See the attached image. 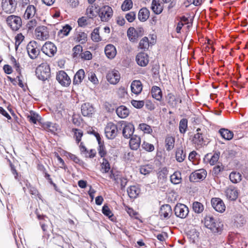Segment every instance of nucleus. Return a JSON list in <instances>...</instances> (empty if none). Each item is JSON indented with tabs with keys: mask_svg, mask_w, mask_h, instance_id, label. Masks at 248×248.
Here are the masks:
<instances>
[{
	"mask_svg": "<svg viewBox=\"0 0 248 248\" xmlns=\"http://www.w3.org/2000/svg\"><path fill=\"white\" fill-rule=\"evenodd\" d=\"M202 222L214 233H220L223 229V223L219 218H204Z\"/></svg>",
	"mask_w": 248,
	"mask_h": 248,
	"instance_id": "1",
	"label": "nucleus"
},
{
	"mask_svg": "<svg viewBox=\"0 0 248 248\" xmlns=\"http://www.w3.org/2000/svg\"><path fill=\"white\" fill-rule=\"evenodd\" d=\"M35 73L40 80L45 81L50 76V69L49 65L46 62L41 63L36 68Z\"/></svg>",
	"mask_w": 248,
	"mask_h": 248,
	"instance_id": "2",
	"label": "nucleus"
},
{
	"mask_svg": "<svg viewBox=\"0 0 248 248\" xmlns=\"http://www.w3.org/2000/svg\"><path fill=\"white\" fill-rule=\"evenodd\" d=\"M6 23L14 31L18 30L22 26V20L18 16L10 15L6 18Z\"/></svg>",
	"mask_w": 248,
	"mask_h": 248,
	"instance_id": "3",
	"label": "nucleus"
},
{
	"mask_svg": "<svg viewBox=\"0 0 248 248\" xmlns=\"http://www.w3.org/2000/svg\"><path fill=\"white\" fill-rule=\"evenodd\" d=\"M98 15L102 21L107 22L112 17L113 10L109 6L104 5L99 9Z\"/></svg>",
	"mask_w": 248,
	"mask_h": 248,
	"instance_id": "4",
	"label": "nucleus"
},
{
	"mask_svg": "<svg viewBox=\"0 0 248 248\" xmlns=\"http://www.w3.org/2000/svg\"><path fill=\"white\" fill-rule=\"evenodd\" d=\"M27 50L31 59H36L40 53V48L36 41H31L27 46Z\"/></svg>",
	"mask_w": 248,
	"mask_h": 248,
	"instance_id": "5",
	"label": "nucleus"
},
{
	"mask_svg": "<svg viewBox=\"0 0 248 248\" xmlns=\"http://www.w3.org/2000/svg\"><path fill=\"white\" fill-rule=\"evenodd\" d=\"M17 5L16 0H2V10L7 14H12L16 11Z\"/></svg>",
	"mask_w": 248,
	"mask_h": 248,
	"instance_id": "6",
	"label": "nucleus"
},
{
	"mask_svg": "<svg viewBox=\"0 0 248 248\" xmlns=\"http://www.w3.org/2000/svg\"><path fill=\"white\" fill-rule=\"evenodd\" d=\"M117 126L112 122L108 123L105 128L106 137L108 139H113L117 135Z\"/></svg>",
	"mask_w": 248,
	"mask_h": 248,
	"instance_id": "7",
	"label": "nucleus"
},
{
	"mask_svg": "<svg viewBox=\"0 0 248 248\" xmlns=\"http://www.w3.org/2000/svg\"><path fill=\"white\" fill-rule=\"evenodd\" d=\"M41 50L44 53L50 57L53 56L57 51L56 46L51 42H46Z\"/></svg>",
	"mask_w": 248,
	"mask_h": 248,
	"instance_id": "8",
	"label": "nucleus"
},
{
	"mask_svg": "<svg viewBox=\"0 0 248 248\" xmlns=\"http://www.w3.org/2000/svg\"><path fill=\"white\" fill-rule=\"evenodd\" d=\"M35 34L37 39L45 40L49 38V31L46 27L44 26L37 27L35 31Z\"/></svg>",
	"mask_w": 248,
	"mask_h": 248,
	"instance_id": "9",
	"label": "nucleus"
},
{
	"mask_svg": "<svg viewBox=\"0 0 248 248\" xmlns=\"http://www.w3.org/2000/svg\"><path fill=\"white\" fill-rule=\"evenodd\" d=\"M206 175L207 172L205 170L200 169L192 172L190 175L189 179L192 182H198L204 179Z\"/></svg>",
	"mask_w": 248,
	"mask_h": 248,
	"instance_id": "10",
	"label": "nucleus"
},
{
	"mask_svg": "<svg viewBox=\"0 0 248 248\" xmlns=\"http://www.w3.org/2000/svg\"><path fill=\"white\" fill-rule=\"evenodd\" d=\"M201 131L200 128H198L197 133L194 135L193 139V143L199 148L206 144V141Z\"/></svg>",
	"mask_w": 248,
	"mask_h": 248,
	"instance_id": "11",
	"label": "nucleus"
},
{
	"mask_svg": "<svg viewBox=\"0 0 248 248\" xmlns=\"http://www.w3.org/2000/svg\"><path fill=\"white\" fill-rule=\"evenodd\" d=\"M211 202L212 207L217 212L223 213L225 211L226 206L221 199L213 198L211 199Z\"/></svg>",
	"mask_w": 248,
	"mask_h": 248,
	"instance_id": "12",
	"label": "nucleus"
},
{
	"mask_svg": "<svg viewBox=\"0 0 248 248\" xmlns=\"http://www.w3.org/2000/svg\"><path fill=\"white\" fill-rule=\"evenodd\" d=\"M174 212L177 217H186L188 215L189 210L186 205L179 203L175 206Z\"/></svg>",
	"mask_w": 248,
	"mask_h": 248,
	"instance_id": "13",
	"label": "nucleus"
},
{
	"mask_svg": "<svg viewBox=\"0 0 248 248\" xmlns=\"http://www.w3.org/2000/svg\"><path fill=\"white\" fill-rule=\"evenodd\" d=\"M56 79L63 86H68L71 83L70 78L64 71H60L58 73Z\"/></svg>",
	"mask_w": 248,
	"mask_h": 248,
	"instance_id": "14",
	"label": "nucleus"
},
{
	"mask_svg": "<svg viewBox=\"0 0 248 248\" xmlns=\"http://www.w3.org/2000/svg\"><path fill=\"white\" fill-rule=\"evenodd\" d=\"M107 79L110 84H116L120 80V74L117 70H111L108 73L107 75Z\"/></svg>",
	"mask_w": 248,
	"mask_h": 248,
	"instance_id": "15",
	"label": "nucleus"
},
{
	"mask_svg": "<svg viewBox=\"0 0 248 248\" xmlns=\"http://www.w3.org/2000/svg\"><path fill=\"white\" fill-rule=\"evenodd\" d=\"M124 125L123 129V135L126 139H129L132 137L135 130L134 126L131 123H122L121 125Z\"/></svg>",
	"mask_w": 248,
	"mask_h": 248,
	"instance_id": "16",
	"label": "nucleus"
},
{
	"mask_svg": "<svg viewBox=\"0 0 248 248\" xmlns=\"http://www.w3.org/2000/svg\"><path fill=\"white\" fill-rule=\"evenodd\" d=\"M225 192L227 198L231 201H234L238 197V193L237 190L232 186L228 187L226 189Z\"/></svg>",
	"mask_w": 248,
	"mask_h": 248,
	"instance_id": "17",
	"label": "nucleus"
},
{
	"mask_svg": "<svg viewBox=\"0 0 248 248\" xmlns=\"http://www.w3.org/2000/svg\"><path fill=\"white\" fill-rule=\"evenodd\" d=\"M137 63L140 66H146L149 63L148 55L145 53H139L136 58Z\"/></svg>",
	"mask_w": 248,
	"mask_h": 248,
	"instance_id": "18",
	"label": "nucleus"
},
{
	"mask_svg": "<svg viewBox=\"0 0 248 248\" xmlns=\"http://www.w3.org/2000/svg\"><path fill=\"white\" fill-rule=\"evenodd\" d=\"M91 133L93 134L98 140V143L99 144L98 149V154L101 157H104L106 155L107 152L105 146L103 144H101V138L99 134L93 130H92Z\"/></svg>",
	"mask_w": 248,
	"mask_h": 248,
	"instance_id": "19",
	"label": "nucleus"
},
{
	"mask_svg": "<svg viewBox=\"0 0 248 248\" xmlns=\"http://www.w3.org/2000/svg\"><path fill=\"white\" fill-rule=\"evenodd\" d=\"M141 139L140 136L136 135L132 136L129 141V146L132 150H137L140 145Z\"/></svg>",
	"mask_w": 248,
	"mask_h": 248,
	"instance_id": "20",
	"label": "nucleus"
},
{
	"mask_svg": "<svg viewBox=\"0 0 248 248\" xmlns=\"http://www.w3.org/2000/svg\"><path fill=\"white\" fill-rule=\"evenodd\" d=\"M40 219V224L41 226V228L44 232V237H46L47 239L49 238V234H47V230L49 228V227L51 225V223L50 221L48 220L45 219V218H39Z\"/></svg>",
	"mask_w": 248,
	"mask_h": 248,
	"instance_id": "21",
	"label": "nucleus"
},
{
	"mask_svg": "<svg viewBox=\"0 0 248 248\" xmlns=\"http://www.w3.org/2000/svg\"><path fill=\"white\" fill-rule=\"evenodd\" d=\"M94 112V108L89 103H84L81 106V113L84 116L90 117Z\"/></svg>",
	"mask_w": 248,
	"mask_h": 248,
	"instance_id": "22",
	"label": "nucleus"
},
{
	"mask_svg": "<svg viewBox=\"0 0 248 248\" xmlns=\"http://www.w3.org/2000/svg\"><path fill=\"white\" fill-rule=\"evenodd\" d=\"M131 92L135 94H140L142 90V84L140 81L135 80L131 84Z\"/></svg>",
	"mask_w": 248,
	"mask_h": 248,
	"instance_id": "23",
	"label": "nucleus"
},
{
	"mask_svg": "<svg viewBox=\"0 0 248 248\" xmlns=\"http://www.w3.org/2000/svg\"><path fill=\"white\" fill-rule=\"evenodd\" d=\"M105 53L108 58L113 59L115 57L117 51L115 47L113 45L108 44L105 47Z\"/></svg>",
	"mask_w": 248,
	"mask_h": 248,
	"instance_id": "24",
	"label": "nucleus"
},
{
	"mask_svg": "<svg viewBox=\"0 0 248 248\" xmlns=\"http://www.w3.org/2000/svg\"><path fill=\"white\" fill-rule=\"evenodd\" d=\"M151 9L153 12L156 14H160L163 10V7L160 0H153L152 2Z\"/></svg>",
	"mask_w": 248,
	"mask_h": 248,
	"instance_id": "25",
	"label": "nucleus"
},
{
	"mask_svg": "<svg viewBox=\"0 0 248 248\" xmlns=\"http://www.w3.org/2000/svg\"><path fill=\"white\" fill-rule=\"evenodd\" d=\"M85 77V72L83 69H79L78 70L73 79V84L75 85H79L81 83Z\"/></svg>",
	"mask_w": 248,
	"mask_h": 248,
	"instance_id": "26",
	"label": "nucleus"
},
{
	"mask_svg": "<svg viewBox=\"0 0 248 248\" xmlns=\"http://www.w3.org/2000/svg\"><path fill=\"white\" fill-rule=\"evenodd\" d=\"M229 179L232 183L237 184L241 181L242 179V175L239 172L232 171L229 175Z\"/></svg>",
	"mask_w": 248,
	"mask_h": 248,
	"instance_id": "27",
	"label": "nucleus"
},
{
	"mask_svg": "<svg viewBox=\"0 0 248 248\" xmlns=\"http://www.w3.org/2000/svg\"><path fill=\"white\" fill-rule=\"evenodd\" d=\"M159 214L161 217H170L172 214V210L170 206L168 204L162 205L160 208Z\"/></svg>",
	"mask_w": 248,
	"mask_h": 248,
	"instance_id": "28",
	"label": "nucleus"
},
{
	"mask_svg": "<svg viewBox=\"0 0 248 248\" xmlns=\"http://www.w3.org/2000/svg\"><path fill=\"white\" fill-rule=\"evenodd\" d=\"M127 193L130 198H136L140 193V189L136 186H130L127 189Z\"/></svg>",
	"mask_w": 248,
	"mask_h": 248,
	"instance_id": "29",
	"label": "nucleus"
},
{
	"mask_svg": "<svg viewBox=\"0 0 248 248\" xmlns=\"http://www.w3.org/2000/svg\"><path fill=\"white\" fill-rule=\"evenodd\" d=\"M117 115L121 118H125L128 116L129 113L127 108L124 106L119 107L116 110Z\"/></svg>",
	"mask_w": 248,
	"mask_h": 248,
	"instance_id": "30",
	"label": "nucleus"
},
{
	"mask_svg": "<svg viewBox=\"0 0 248 248\" xmlns=\"http://www.w3.org/2000/svg\"><path fill=\"white\" fill-rule=\"evenodd\" d=\"M149 11L146 8H141L138 13V18L140 21H145L149 18Z\"/></svg>",
	"mask_w": 248,
	"mask_h": 248,
	"instance_id": "31",
	"label": "nucleus"
},
{
	"mask_svg": "<svg viewBox=\"0 0 248 248\" xmlns=\"http://www.w3.org/2000/svg\"><path fill=\"white\" fill-rule=\"evenodd\" d=\"M36 13V8L32 5H29L24 13V17L26 19H29L33 17Z\"/></svg>",
	"mask_w": 248,
	"mask_h": 248,
	"instance_id": "32",
	"label": "nucleus"
},
{
	"mask_svg": "<svg viewBox=\"0 0 248 248\" xmlns=\"http://www.w3.org/2000/svg\"><path fill=\"white\" fill-rule=\"evenodd\" d=\"M221 137L226 140H231L233 137V132L227 129L222 128L219 131Z\"/></svg>",
	"mask_w": 248,
	"mask_h": 248,
	"instance_id": "33",
	"label": "nucleus"
},
{
	"mask_svg": "<svg viewBox=\"0 0 248 248\" xmlns=\"http://www.w3.org/2000/svg\"><path fill=\"white\" fill-rule=\"evenodd\" d=\"M151 93L153 98L157 100H160L162 98V92L159 87L154 86L152 87Z\"/></svg>",
	"mask_w": 248,
	"mask_h": 248,
	"instance_id": "34",
	"label": "nucleus"
},
{
	"mask_svg": "<svg viewBox=\"0 0 248 248\" xmlns=\"http://www.w3.org/2000/svg\"><path fill=\"white\" fill-rule=\"evenodd\" d=\"M127 36L131 42H135L138 38V34L136 30L133 28H129L127 31Z\"/></svg>",
	"mask_w": 248,
	"mask_h": 248,
	"instance_id": "35",
	"label": "nucleus"
},
{
	"mask_svg": "<svg viewBox=\"0 0 248 248\" xmlns=\"http://www.w3.org/2000/svg\"><path fill=\"white\" fill-rule=\"evenodd\" d=\"M171 182L175 185L180 184L181 182V173L179 171H175L170 177Z\"/></svg>",
	"mask_w": 248,
	"mask_h": 248,
	"instance_id": "36",
	"label": "nucleus"
},
{
	"mask_svg": "<svg viewBox=\"0 0 248 248\" xmlns=\"http://www.w3.org/2000/svg\"><path fill=\"white\" fill-rule=\"evenodd\" d=\"M187 120L186 118L181 119L179 123V131L181 134H184L187 128Z\"/></svg>",
	"mask_w": 248,
	"mask_h": 248,
	"instance_id": "37",
	"label": "nucleus"
},
{
	"mask_svg": "<svg viewBox=\"0 0 248 248\" xmlns=\"http://www.w3.org/2000/svg\"><path fill=\"white\" fill-rule=\"evenodd\" d=\"M186 157V154L182 148L177 149L176 152V159L179 162H183Z\"/></svg>",
	"mask_w": 248,
	"mask_h": 248,
	"instance_id": "38",
	"label": "nucleus"
},
{
	"mask_svg": "<svg viewBox=\"0 0 248 248\" xmlns=\"http://www.w3.org/2000/svg\"><path fill=\"white\" fill-rule=\"evenodd\" d=\"M91 39L95 42H98L101 41V38L99 35V28H95L91 33Z\"/></svg>",
	"mask_w": 248,
	"mask_h": 248,
	"instance_id": "39",
	"label": "nucleus"
},
{
	"mask_svg": "<svg viewBox=\"0 0 248 248\" xmlns=\"http://www.w3.org/2000/svg\"><path fill=\"white\" fill-rule=\"evenodd\" d=\"M192 208L195 213H201L203 211L204 206L201 202H195L193 203Z\"/></svg>",
	"mask_w": 248,
	"mask_h": 248,
	"instance_id": "40",
	"label": "nucleus"
},
{
	"mask_svg": "<svg viewBox=\"0 0 248 248\" xmlns=\"http://www.w3.org/2000/svg\"><path fill=\"white\" fill-rule=\"evenodd\" d=\"M133 7L132 0H124L121 5V9L123 11H127Z\"/></svg>",
	"mask_w": 248,
	"mask_h": 248,
	"instance_id": "41",
	"label": "nucleus"
},
{
	"mask_svg": "<svg viewBox=\"0 0 248 248\" xmlns=\"http://www.w3.org/2000/svg\"><path fill=\"white\" fill-rule=\"evenodd\" d=\"M175 140L172 137H168L165 140L166 148L167 150L170 151L174 147Z\"/></svg>",
	"mask_w": 248,
	"mask_h": 248,
	"instance_id": "42",
	"label": "nucleus"
},
{
	"mask_svg": "<svg viewBox=\"0 0 248 248\" xmlns=\"http://www.w3.org/2000/svg\"><path fill=\"white\" fill-rule=\"evenodd\" d=\"M139 128L144 133L151 134L153 132L151 127L145 123L140 124L139 125Z\"/></svg>",
	"mask_w": 248,
	"mask_h": 248,
	"instance_id": "43",
	"label": "nucleus"
},
{
	"mask_svg": "<svg viewBox=\"0 0 248 248\" xmlns=\"http://www.w3.org/2000/svg\"><path fill=\"white\" fill-rule=\"evenodd\" d=\"M153 165L148 164L146 165L142 166L140 168V172L141 174L146 175L149 174L153 170Z\"/></svg>",
	"mask_w": 248,
	"mask_h": 248,
	"instance_id": "44",
	"label": "nucleus"
},
{
	"mask_svg": "<svg viewBox=\"0 0 248 248\" xmlns=\"http://www.w3.org/2000/svg\"><path fill=\"white\" fill-rule=\"evenodd\" d=\"M149 46V40L147 37H144L140 42L139 47L141 49H147Z\"/></svg>",
	"mask_w": 248,
	"mask_h": 248,
	"instance_id": "45",
	"label": "nucleus"
},
{
	"mask_svg": "<svg viewBox=\"0 0 248 248\" xmlns=\"http://www.w3.org/2000/svg\"><path fill=\"white\" fill-rule=\"evenodd\" d=\"M77 41L81 44H83L87 41V34L84 32H79L76 38Z\"/></svg>",
	"mask_w": 248,
	"mask_h": 248,
	"instance_id": "46",
	"label": "nucleus"
},
{
	"mask_svg": "<svg viewBox=\"0 0 248 248\" xmlns=\"http://www.w3.org/2000/svg\"><path fill=\"white\" fill-rule=\"evenodd\" d=\"M43 127L48 131L54 132L57 130L56 124L49 122H46L43 124Z\"/></svg>",
	"mask_w": 248,
	"mask_h": 248,
	"instance_id": "47",
	"label": "nucleus"
},
{
	"mask_svg": "<svg viewBox=\"0 0 248 248\" xmlns=\"http://www.w3.org/2000/svg\"><path fill=\"white\" fill-rule=\"evenodd\" d=\"M101 171L103 173H107L110 170V165L108 161L105 158H103V161L101 164Z\"/></svg>",
	"mask_w": 248,
	"mask_h": 248,
	"instance_id": "48",
	"label": "nucleus"
},
{
	"mask_svg": "<svg viewBox=\"0 0 248 248\" xmlns=\"http://www.w3.org/2000/svg\"><path fill=\"white\" fill-rule=\"evenodd\" d=\"M72 131L74 133V136L76 138L77 142L78 143L80 141L81 138L83 136L82 131L81 130L77 128H73Z\"/></svg>",
	"mask_w": 248,
	"mask_h": 248,
	"instance_id": "49",
	"label": "nucleus"
},
{
	"mask_svg": "<svg viewBox=\"0 0 248 248\" xmlns=\"http://www.w3.org/2000/svg\"><path fill=\"white\" fill-rule=\"evenodd\" d=\"M52 241L54 244L61 246L63 242V238L62 235L56 234L53 237Z\"/></svg>",
	"mask_w": 248,
	"mask_h": 248,
	"instance_id": "50",
	"label": "nucleus"
},
{
	"mask_svg": "<svg viewBox=\"0 0 248 248\" xmlns=\"http://www.w3.org/2000/svg\"><path fill=\"white\" fill-rule=\"evenodd\" d=\"M224 170V166L222 164H219L215 166L212 170L213 174L217 176Z\"/></svg>",
	"mask_w": 248,
	"mask_h": 248,
	"instance_id": "51",
	"label": "nucleus"
},
{
	"mask_svg": "<svg viewBox=\"0 0 248 248\" xmlns=\"http://www.w3.org/2000/svg\"><path fill=\"white\" fill-rule=\"evenodd\" d=\"M142 148L145 151L151 152L155 150V147L153 144L149 143L145 141H144L141 144Z\"/></svg>",
	"mask_w": 248,
	"mask_h": 248,
	"instance_id": "52",
	"label": "nucleus"
},
{
	"mask_svg": "<svg viewBox=\"0 0 248 248\" xmlns=\"http://www.w3.org/2000/svg\"><path fill=\"white\" fill-rule=\"evenodd\" d=\"M24 39V36L22 33H18L15 37V47L17 49L18 46L21 44Z\"/></svg>",
	"mask_w": 248,
	"mask_h": 248,
	"instance_id": "53",
	"label": "nucleus"
},
{
	"mask_svg": "<svg viewBox=\"0 0 248 248\" xmlns=\"http://www.w3.org/2000/svg\"><path fill=\"white\" fill-rule=\"evenodd\" d=\"M30 194L34 196L35 198H38L39 200L42 201V196L39 193L38 190L34 186H32L29 190Z\"/></svg>",
	"mask_w": 248,
	"mask_h": 248,
	"instance_id": "54",
	"label": "nucleus"
},
{
	"mask_svg": "<svg viewBox=\"0 0 248 248\" xmlns=\"http://www.w3.org/2000/svg\"><path fill=\"white\" fill-rule=\"evenodd\" d=\"M220 155L219 152L215 153L211 157L209 162L211 165H214L218 160Z\"/></svg>",
	"mask_w": 248,
	"mask_h": 248,
	"instance_id": "55",
	"label": "nucleus"
},
{
	"mask_svg": "<svg viewBox=\"0 0 248 248\" xmlns=\"http://www.w3.org/2000/svg\"><path fill=\"white\" fill-rule=\"evenodd\" d=\"M102 210L103 214L108 217H112L113 216L111 210H110V208L108 205H104L103 206Z\"/></svg>",
	"mask_w": 248,
	"mask_h": 248,
	"instance_id": "56",
	"label": "nucleus"
},
{
	"mask_svg": "<svg viewBox=\"0 0 248 248\" xmlns=\"http://www.w3.org/2000/svg\"><path fill=\"white\" fill-rule=\"evenodd\" d=\"M168 170L166 167H163L157 173L158 177L160 179H164L166 177L168 174Z\"/></svg>",
	"mask_w": 248,
	"mask_h": 248,
	"instance_id": "57",
	"label": "nucleus"
},
{
	"mask_svg": "<svg viewBox=\"0 0 248 248\" xmlns=\"http://www.w3.org/2000/svg\"><path fill=\"white\" fill-rule=\"evenodd\" d=\"M136 13L135 12H130L125 15V17L129 22H132L136 18Z\"/></svg>",
	"mask_w": 248,
	"mask_h": 248,
	"instance_id": "58",
	"label": "nucleus"
},
{
	"mask_svg": "<svg viewBox=\"0 0 248 248\" xmlns=\"http://www.w3.org/2000/svg\"><path fill=\"white\" fill-rule=\"evenodd\" d=\"M72 28L71 27L68 25H67L65 26H64L62 29L59 32V34L61 33V34H62V36H67L68 35L69 32L71 30Z\"/></svg>",
	"mask_w": 248,
	"mask_h": 248,
	"instance_id": "59",
	"label": "nucleus"
},
{
	"mask_svg": "<svg viewBox=\"0 0 248 248\" xmlns=\"http://www.w3.org/2000/svg\"><path fill=\"white\" fill-rule=\"evenodd\" d=\"M82 51V47L80 45H76L75 46H74L73 48V57H77V56L78 54H80V52H81Z\"/></svg>",
	"mask_w": 248,
	"mask_h": 248,
	"instance_id": "60",
	"label": "nucleus"
},
{
	"mask_svg": "<svg viewBox=\"0 0 248 248\" xmlns=\"http://www.w3.org/2000/svg\"><path fill=\"white\" fill-rule=\"evenodd\" d=\"M86 14L90 18H93L96 16V13L94 11L93 6L88 7L86 10Z\"/></svg>",
	"mask_w": 248,
	"mask_h": 248,
	"instance_id": "61",
	"label": "nucleus"
},
{
	"mask_svg": "<svg viewBox=\"0 0 248 248\" xmlns=\"http://www.w3.org/2000/svg\"><path fill=\"white\" fill-rule=\"evenodd\" d=\"M114 180L118 183H120L122 188H124L126 185L127 179L124 177H114Z\"/></svg>",
	"mask_w": 248,
	"mask_h": 248,
	"instance_id": "62",
	"label": "nucleus"
},
{
	"mask_svg": "<svg viewBox=\"0 0 248 248\" xmlns=\"http://www.w3.org/2000/svg\"><path fill=\"white\" fill-rule=\"evenodd\" d=\"M131 103L133 107L137 108H142L144 105V102L143 101L133 100L131 101Z\"/></svg>",
	"mask_w": 248,
	"mask_h": 248,
	"instance_id": "63",
	"label": "nucleus"
},
{
	"mask_svg": "<svg viewBox=\"0 0 248 248\" xmlns=\"http://www.w3.org/2000/svg\"><path fill=\"white\" fill-rule=\"evenodd\" d=\"M37 22L36 19H33L30 20L27 24V28L29 30H31L36 26Z\"/></svg>",
	"mask_w": 248,
	"mask_h": 248,
	"instance_id": "64",
	"label": "nucleus"
}]
</instances>
